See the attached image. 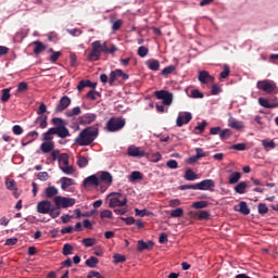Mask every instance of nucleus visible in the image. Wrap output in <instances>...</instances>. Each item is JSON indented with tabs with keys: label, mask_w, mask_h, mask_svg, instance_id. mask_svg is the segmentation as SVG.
Here are the masks:
<instances>
[{
	"label": "nucleus",
	"mask_w": 278,
	"mask_h": 278,
	"mask_svg": "<svg viewBox=\"0 0 278 278\" xmlns=\"http://www.w3.org/2000/svg\"><path fill=\"white\" fill-rule=\"evenodd\" d=\"M51 123L54 127L50 128L47 132L43 134V143L40 144L41 153H50L55 143L53 142V136H58L61 139H66L70 137V131L67 129V122L62 117H52Z\"/></svg>",
	"instance_id": "1"
},
{
	"label": "nucleus",
	"mask_w": 278,
	"mask_h": 278,
	"mask_svg": "<svg viewBox=\"0 0 278 278\" xmlns=\"http://www.w3.org/2000/svg\"><path fill=\"white\" fill-rule=\"evenodd\" d=\"M99 136V129L97 127H87L85 128L80 135H78L74 142L75 144L85 147L92 144L97 137Z\"/></svg>",
	"instance_id": "2"
},
{
	"label": "nucleus",
	"mask_w": 278,
	"mask_h": 278,
	"mask_svg": "<svg viewBox=\"0 0 278 278\" xmlns=\"http://www.w3.org/2000/svg\"><path fill=\"white\" fill-rule=\"evenodd\" d=\"M91 51L88 54V60L90 62L99 61L101 58V54L103 53V43H101L100 40H96L91 43Z\"/></svg>",
	"instance_id": "3"
},
{
	"label": "nucleus",
	"mask_w": 278,
	"mask_h": 278,
	"mask_svg": "<svg viewBox=\"0 0 278 278\" xmlns=\"http://www.w3.org/2000/svg\"><path fill=\"white\" fill-rule=\"evenodd\" d=\"M256 88L263 92L268 93V94L278 92L277 84L274 81H270V80L257 81Z\"/></svg>",
	"instance_id": "4"
},
{
	"label": "nucleus",
	"mask_w": 278,
	"mask_h": 278,
	"mask_svg": "<svg viewBox=\"0 0 278 278\" xmlns=\"http://www.w3.org/2000/svg\"><path fill=\"white\" fill-rule=\"evenodd\" d=\"M125 126V119L122 117H111L106 123V129L110 132H115L121 130Z\"/></svg>",
	"instance_id": "5"
},
{
	"label": "nucleus",
	"mask_w": 278,
	"mask_h": 278,
	"mask_svg": "<svg viewBox=\"0 0 278 278\" xmlns=\"http://www.w3.org/2000/svg\"><path fill=\"white\" fill-rule=\"evenodd\" d=\"M76 204V199L74 198H65V197H55L54 205L60 208H68L73 207Z\"/></svg>",
	"instance_id": "6"
},
{
	"label": "nucleus",
	"mask_w": 278,
	"mask_h": 278,
	"mask_svg": "<svg viewBox=\"0 0 278 278\" xmlns=\"http://www.w3.org/2000/svg\"><path fill=\"white\" fill-rule=\"evenodd\" d=\"M129 77H130L129 74L124 73L123 70H121V68L111 71V72H110V75H109V85H110L111 87H113L114 84H115V81H116L118 78H122V79L125 81V80H128Z\"/></svg>",
	"instance_id": "7"
},
{
	"label": "nucleus",
	"mask_w": 278,
	"mask_h": 278,
	"mask_svg": "<svg viewBox=\"0 0 278 278\" xmlns=\"http://www.w3.org/2000/svg\"><path fill=\"white\" fill-rule=\"evenodd\" d=\"M154 96L157 98V100H162L165 106H169L173 103L174 96L166 90L155 91Z\"/></svg>",
	"instance_id": "8"
},
{
	"label": "nucleus",
	"mask_w": 278,
	"mask_h": 278,
	"mask_svg": "<svg viewBox=\"0 0 278 278\" xmlns=\"http://www.w3.org/2000/svg\"><path fill=\"white\" fill-rule=\"evenodd\" d=\"M114 195H117L115 198H112L110 200V207L114 208V207H121V206H125L128 203V199L127 197L123 195L122 193H114Z\"/></svg>",
	"instance_id": "9"
},
{
	"label": "nucleus",
	"mask_w": 278,
	"mask_h": 278,
	"mask_svg": "<svg viewBox=\"0 0 278 278\" xmlns=\"http://www.w3.org/2000/svg\"><path fill=\"white\" fill-rule=\"evenodd\" d=\"M127 155L135 159H142L147 156V152H144V150H141L136 146H130L127 149Z\"/></svg>",
	"instance_id": "10"
},
{
	"label": "nucleus",
	"mask_w": 278,
	"mask_h": 278,
	"mask_svg": "<svg viewBox=\"0 0 278 278\" xmlns=\"http://www.w3.org/2000/svg\"><path fill=\"white\" fill-rule=\"evenodd\" d=\"M215 188V182L213 179H205L197 184V189L200 191H211L213 192Z\"/></svg>",
	"instance_id": "11"
},
{
	"label": "nucleus",
	"mask_w": 278,
	"mask_h": 278,
	"mask_svg": "<svg viewBox=\"0 0 278 278\" xmlns=\"http://www.w3.org/2000/svg\"><path fill=\"white\" fill-rule=\"evenodd\" d=\"M97 121V115L93 113H87L81 117H78V124L81 126H89Z\"/></svg>",
	"instance_id": "12"
},
{
	"label": "nucleus",
	"mask_w": 278,
	"mask_h": 278,
	"mask_svg": "<svg viewBox=\"0 0 278 278\" xmlns=\"http://www.w3.org/2000/svg\"><path fill=\"white\" fill-rule=\"evenodd\" d=\"M71 102L72 100L67 96H64L61 98V100H59V103L54 109V113H62L71 105Z\"/></svg>",
	"instance_id": "13"
},
{
	"label": "nucleus",
	"mask_w": 278,
	"mask_h": 278,
	"mask_svg": "<svg viewBox=\"0 0 278 278\" xmlns=\"http://www.w3.org/2000/svg\"><path fill=\"white\" fill-rule=\"evenodd\" d=\"M192 119V114L189 112L184 113L177 117V127H184L188 125Z\"/></svg>",
	"instance_id": "14"
},
{
	"label": "nucleus",
	"mask_w": 278,
	"mask_h": 278,
	"mask_svg": "<svg viewBox=\"0 0 278 278\" xmlns=\"http://www.w3.org/2000/svg\"><path fill=\"white\" fill-rule=\"evenodd\" d=\"M51 202L50 201H40L38 204H37V212L39 214H48L51 210Z\"/></svg>",
	"instance_id": "15"
},
{
	"label": "nucleus",
	"mask_w": 278,
	"mask_h": 278,
	"mask_svg": "<svg viewBox=\"0 0 278 278\" xmlns=\"http://www.w3.org/2000/svg\"><path fill=\"white\" fill-rule=\"evenodd\" d=\"M198 79L201 84H210L214 81V77L207 71H200Z\"/></svg>",
	"instance_id": "16"
},
{
	"label": "nucleus",
	"mask_w": 278,
	"mask_h": 278,
	"mask_svg": "<svg viewBox=\"0 0 278 278\" xmlns=\"http://www.w3.org/2000/svg\"><path fill=\"white\" fill-rule=\"evenodd\" d=\"M258 104L268 110L278 109V98H275V103H270L269 100L260 98Z\"/></svg>",
	"instance_id": "17"
},
{
	"label": "nucleus",
	"mask_w": 278,
	"mask_h": 278,
	"mask_svg": "<svg viewBox=\"0 0 278 278\" xmlns=\"http://www.w3.org/2000/svg\"><path fill=\"white\" fill-rule=\"evenodd\" d=\"M84 186H85V188H88L91 186L99 187L100 186L99 177H97L96 175H91V176L87 177L84 180Z\"/></svg>",
	"instance_id": "18"
},
{
	"label": "nucleus",
	"mask_w": 278,
	"mask_h": 278,
	"mask_svg": "<svg viewBox=\"0 0 278 278\" xmlns=\"http://www.w3.org/2000/svg\"><path fill=\"white\" fill-rule=\"evenodd\" d=\"M98 180H100V185L106 184L108 186H110L113 182V176L110 172H102V174L98 176Z\"/></svg>",
	"instance_id": "19"
},
{
	"label": "nucleus",
	"mask_w": 278,
	"mask_h": 278,
	"mask_svg": "<svg viewBox=\"0 0 278 278\" xmlns=\"http://www.w3.org/2000/svg\"><path fill=\"white\" fill-rule=\"evenodd\" d=\"M97 86L98 84L91 83V80H81L80 83L77 84V91L81 92L85 88L96 89Z\"/></svg>",
	"instance_id": "20"
},
{
	"label": "nucleus",
	"mask_w": 278,
	"mask_h": 278,
	"mask_svg": "<svg viewBox=\"0 0 278 278\" xmlns=\"http://www.w3.org/2000/svg\"><path fill=\"white\" fill-rule=\"evenodd\" d=\"M228 126L236 130H240V129L244 128V123L235 117H230L228 121Z\"/></svg>",
	"instance_id": "21"
},
{
	"label": "nucleus",
	"mask_w": 278,
	"mask_h": 278,
	"mask_svg": "<svg viewBox=\"0 0 278 278\" xmlns=\"http://www.w3.org/2000/svg\"><path fill=\"white\" fill-rule=\"evenodd\" d=\"M154 247V242L153 241H148V242H144V240H139L138 241V252H142L144 250H150V249H153Z\"/></svg>",
	"instance_id": "22"
},
{
	"label": "nucleus",
	"mask_w": 278,
	"mask_h": 278,
	"mask_svg": "<svg viewBox=\"0 0 278 278\" xmlns=\"http://www.w3.org/2000/svg\"><path fill=\"white\" fill-rule=\"evenodd\" d=\"M61 190L66 191L68 187L75 185V180L68 177H61Z\"/></svg>",
	"instance_id": "23"
},
{
	"label": "nucleus",
	"mask_w": 278,
	"mask_h": 278,
	"mask_svg": "<svg viewBox=\"0 0 278 278\" xmlns=\"http://www.w3.org/2000/svg\"><path fill=\"white\" fill-rule=\"evenodd\" d=\"M261 144H263V149H265L267 152L269 150H274V149L277 148V143L274 140H270V139L261 140Z\"/></svg>",
	"instance_id": "24"
},
{
	"label": "nucleus",
	"mask_w": 278,
	"mask_h": 278,
	"mask_svg": "<svg viewBox=\"0 0 278 278\" xmlns=\"http://www.w3.org/2000/svg\"><path fill=\"white\" fill-rule=\"evenodd\" d=\"M147 66L152 72H157L160 70V62L154 59H150L147 61Z\"/></svg>",
	"instance_id": "25"
},
{
	"label": "nucleus",
	"mask_w": 278,
	"mask_h": 278,
	"mask_svg": "<svg viewBox=\"0 0 278 278\" xmlns=\"http://www.w3.org/2000/svg\"><path fill=\"white\" fill-rule=\"evenodd\" d=\"M235 211L242 214V215H249L250 214V208L245 202H240L239 203V208L235 207Z\"/></svg>",
	"instance_id": "26"
},
{
	"label": "nucleus",
	"mask_w": 278,
	"mask_h": 278,
	"mask_svg": "<svg viewBox=\"0 0 278 278\" xmlns=\"http://www.w3.org/2000/svg\"><path fill=\"white\" fill-rule=\"evenodd\" d=\"M38 137H39V132H38V131H30V132L26 136V138H23V139H22V146L30 144V143L34 141V139H37ZM28 138H34V139H31V140L25 142Z\"/></svg>",
	"instance_id": "27"
},
{
	"label": "nucleus",
	"mask_w": 278,
	"mask_h": 278,
	"mask_svg": "<svg viewBox=\"0 0 278 278\" xmlns=\"http://www.w3.org/2000/svg\"><path fill=\"white\" fill-rule=\"evenodd\" d=\"M117 51H118V48L115 45L111 43L110 48H108L106 42L103 43V53L104 54H114Z\"/></svg>",
	"instance_id": "28"
},
{
	"label": "nucleus",
	"mask_w": 278,
	"mask_h": 278,
	"mask_svg": "<svg viewBox=\"0 0 278 278\" xmlns=\"http://www.w3.org/2000/svg\"><path fill=\"white\" fill-rule=\"evenodd\" d=\"M58 194H59V189L56 187H47L46 188V197L48 199L56 197Z\"/></svg>",
	"instance_id": "29"
},
{
	"label": "nucleus",
	"mask_w": 278,
	"mask_h": 278,
	"mask_svg": "<svg viewBox=\"0 0 278 278\" xmlns=\"http://www.w3.org/2000/svg\"><path fill=\"white\" fill-rule=\"evenodd\" d=\"M242 177V174L240 172H233L231 175H230V178H229V184L230 185H236L240 181Z\"/></svg>",
	"instance_id": "30"
},
{
	"label": "nucleus",
	"mask_w": 278,
	"mask_h": 278,
	"mask_svg": "<svg viewBox=\"0 0 278 278\" xmlns=\"http://www.w3.org/2000/svg\"><path fill=\"white\" fill-rule=\"evenodd\" d=\"M35 124H39V127L41 129H45L48 127V116H39L36 118Z\"/></svg>",
	"instance_id": "31"
},
{
	"label": "nucleus",
	"mask_w": 278,
	"mask_h": 278,
	"mask_svg": "<svg viewBox=\"0 0 278 278\" xmlns=\"http://www.w3.org/2000/svg\"><path fill=\"white\" fill-rule=\"evenodd\" d=\"M99 264V258L97 256H90L86 260V266L90 268H96Z\"/></svg>",
	"instance_id": "32"
},
{
	"label": "nucleus",
	"mask_w": 278,
	"mask_h": 278,
	"mask_svg": "<svg viewBox=\"0 0 278 278\" xmlns=\"http://www.w3.org/2000/svg\"><path fill=\"white\" fill-rule=\"evenodd\" d=\"M184 179L193 181L198 179V175L192 169H186Z\"/></svg>",
	"instance_id": "33"
},
{
	"label": "nucleus",
	"mask_w": 278,
	"mask_h": 278,
	"mask_svg": "<svg viewBox=\"0 0 278 278\" xmlns=\"http://www.w3.org/2000/svg\"><path fill=\"white\" fill-rule=\"evenodd\" d=\"M248 188V185L245 181H241L239 182L236 187H235V191L238 194H244L245 193V189Z\"/></svg>",
	"instance_id": "34"
},
{
	"label": "nucleus",
	"mask_w": 278,
	"mask_h": 278,
	"mask_svg": "<svg viewBox=\"0 0 278 278\" xmlns=\"http://www.w3.org/2000/svg\"><path fill=\"white\" fill-rule=\"evenodd\" d=\"M34 45H35L34 53L36 55H39L40 53H42L46 50L45 45L40 41H35Z\"/></svg>",
	"instance_id": "35"
},
{
	"label": "nucleus",
	"mask_w": 278,
	"mask_h": 278,
	"mask_svg": "<svg viewBox=\"0 0 278 278\" xmlns=\"http://www.w3.org/2000/svg\"><path fill=\"white\" fill-rule=\"evenodd\" d=\"M208 205H210V203L206 201H198L192 204V207L194 210H204V208L208 207Z\"/></svg>",
	"instance_id": "36"
},
{
	"label": "nucleus",
	"mask_w": 278,
	"mask_h": 278,
	"mask_svg": "<svg viewBox=\"0 0 278 278\" xmlns=\"http://www.w3.org/2000/svg\"><path fill=\"white\" fill-rule=\"evenodd\" d=\"M175 71H176L175 65H167L162 70L161 75L163 76L172 75Z\"/></svg>",
	"instance_id": "37"
},
{
	"label": "nucleus",
	"mask_w": 278,
	"mask_h": 278,
	"mask_svg": "<svg viewBox=\"0 0 278 278\" xmlns=\"http://www.w3.org/2000/svg\"><path fill=\"white\" fill-rule=\"evenodd\" d=\"M80 114H81V109H80L79 106H75V108H73V110H71V111H68V112L66 113V116H67L68 118H71V117L78 116V115H80Z\"/></svg>",
	"instance_id": "38"
},
{
	"label": "nucleus",
	"mask_w": 278,
	"mask_h": 278,
	"mask_svg": "<svg viewBox=\"0 0 278 278\" xmlns=\"http://www.w3.org/2000/svg\"><path fill=\"white\" fill-rule=\"evenodd\" d=\"M50 52H52V54L50 55V61L52 63H56L58 60L62 58L61 51H53V49H50Z\"/></svg>",
	"instance_id": "39"
},
{
	"label": "nucleus",
	"mask_w": 278,
	"mask_h": 278,
	"mask_svg": "<svg viewBox=\"0 0 278 278\" xmlns=\"http://www.w3.org/2000/svg\"><path fill=\"white\" fill-rule=\"evenodd\" d=\"M88 159L85 155H81L77 159V166L80 168H85L88 165Z\"/></svg>",
	"instance_id": "40"
},
{
	"label": "nucleus",
	"mask_w": 278,
	"mask_h": 278,
	"mask_svg": "<svg viewBox=\"0 0 278 278\" xmlns=\"http://www.w3.org/2000/svg\"><path fill=\"white\" fill-rule=\"evenodd\" d=\"M52 218H56L61 215L60 206L55 205V207H50V212L48 213Z\"/></svg>",
	"instance_id": "41"
},
{
	"label": "nucleus",
	"mask_w": 278,
	"mask_h": 278,
	"mask_svg": "<svg viewBox=\"0 0 278 278\" xmlns=\"http://www.w3.org/2000/svg\"><path fill=\"white\" fill-rule=\"evenodd\" d=\"M185 211L181 207H177L176 210H173L172 213H169V215L174 218H178L184 216Z\"/></svg>",
	"instance_id": "42"
},
{
	"label": "nucleus",
	"mask_w": 278,
	"mask_h": 278,
	"mask_svg": "<svg viewBox=\"0 0 278 278\" xmlns=\"http://www.w3.org/2000/svg\"><path fill=\"white\" fill-rule=\"evenodd\" d=\"M114 264H122L127 261V257L124 254H114L113 255Z\"/></svg>",
	"instance_id": "43"
},
{
	"label": "nucleus",
	"mask_w": 278,
	"mask_h": 278,
	"mask_svg": "<svg viewBox=\"0 0 278 278\" xmlns=\"http://www.w3.org/2000/svg\"><path fill=\"white\" fill-rule=\"evenodd\" d=\"M210 217H211V214H210L208 211L202 210L198 214V219L199 220H207V219H210Z\"/></svg>",
	"instance_id": "44"
},
{
	"label": "nucleus",
	"mask_w": 278,
	"mask_h": 278,
	"mask_svg": "<svg viewBox=\"0 0 278 278\" xmlns=\"http://www.w3.org/2000/svg\"><path fill=\"white\" fill-rule=\"evenodd\" d=\"M4 185L7 186V189L9 191H13L16 188V181L13 179L7 178V180L4 181Z\"/></svg>",
	"instance_id": "45"
},
{
	"label": "nucleus",
	"mask_w": 278,
	"mask_h": 278,
	"mask_svg": "<svg viewBox=\"0 0 278 278\" xmlns=\"http://www.w3.org/2000/svg\"><path fill=\"white\" fill-rule=\"evenodd\" d=\"M142 179V174L139 170H134L130 173L129 180L135 181V180H141Z\"/></svg>",
	"instance_id": "46"
},
{
	"label": "nucleus",
	"mask_w": 278,
	"mask_h": 278,
	"mask_svg": "<svg viewBox=\"0 0 278 278\" xmlns=\"http://www.w3.org/2000/svg\"><path fill=\"white\" fill-rule=\"evenodd\" d=\"M151 214L152 213L147 208H143V210L135 208V215L137 216L144 217V216H150Z\"/></svg>",
	"instance_id": "47"
},
{
	"label": "nucleus",
	"mask_w": 278,
	"mask_h": 278,
	"mask_svg": "<svg viewBox=\"0 0 278 278\" xmlns=\"http://www.w3.org/2000/svg\"><path fill=\"white\" fill-rule=\"evenodd\" d=\"M10 92H11L10 88L2 89V96H1V101L2 102H8L9 101V99L11 97Z\"/></svg>",
	"instance_id": "48"
},
{
	"label": "nucleus",
	"mask_w": 278,
	"mask_h": 278,
	"mask_svg": "<svg viewBox=\"0 0 278 278\" xmlns=\"http://www.w3.org/2000/svg\"><path fill=\"white\" fill-rule=\"evenodd\" d=\"M73 251H74V247L72 244H70V243H65L64 244V247H63V254L65 256L73 254Z\"/></svg>",
	"instance_id": "49"
},
{
	"label": "nucleus",
	"mask_w": 278,
	"mask_h": 278,
	"mask_svg": "<svg viewBox=\"0 0 278 278\" xmlns=\"http://www.w3.org/2000/svg\"><path fill=\"white\" fill-rule=\"evenodd\" d=\"M230 74V66L229 65H223V71L220 72L219 76L223 79H226Z\"/></svg>",
	"instance_id": "50"
},
{
	"label": "nucleus",
	"mask_w": 278,
	"mask_h": 278,
	"mask_svg": "<svg viewBox=\"0 0 278 278\" xmlns=\"http://www.w3.org/2000/svg\"><path fill=\"white\" fill-rule=\"evenodd\" d=\"M83 244L85 247H94L97 244V239H93L91 237H88L87 239L83 240Z\"/></svg>",
	"instance_id": "51"
},
{
	"label": "nucleus",
	"mask_w": 278,
	"mask_h": 278,
	"mask_svg": "<svg viewBox=\"0 0 278 278\" xmlns=\"http://www.w3.org/2000/svg\"><path fill=\"white\" fill-rule=\"evenodd\" d=\"M61 172H63L65 175H74L75 168L74 166H61Z\"/></svg>",
	"instance_id": "52"
},
{
	"label": "nucleus",
	"mask_w": 278,
	"mask_h": 278,
	"mask_svg": "<svg viewBox=\"0 0 278 278\" xmlns=\"http://www.w3.org/2000/svg\"><path fill=\"white\" fill-rule=\"evenodd\" d=\"M178 190L186 191V190H198V185H182L178 187Z\"/></svg>",
	"instance_id": "53"
},
{
	"label": "nucleus",
	"mask_w": 278,
	"mask_h": 278,
	"mask_svg": "<svg viewBox=\"0 0 278 278\" xmlns=\"http://www.w3.org/2000/svg\"><path fill=\"white\" fill-rule=\"evenodd\" d=\"M161 159H162V155L160 152H154L150 154V162L157 163V162H161Z\"/></svg>",
	"instance_id": "54"
},
{
	"label": "nucleus",
	"mask_w": 278,
	"mask_h": 278,
	"mask_svg": "<svg viewBox=\"0 0 278 278\" xmlns=\"http://www.w3.org/2000/svg\"><path fill=\"white\" fill-rule=\"evenodd\" d=\"M97 96H98V97H101L100 92H99V91H96V90H90V91L86 94V97H87L88 99H90L91 101L97 100Z\"/></svg>",
	"instance_id": "55"
},
{
	"label": "nucleus",
	"mask_w": 278,
	"mask_h": 278,
	"mask_svg": "<svg viewBox=\"0 0 278 278\" xmlns=\"http://www.w3.org/2000/svg\"><path fill=\"white\" fill-rule=\"evenodd\" d=\"M148 54H149V48H147V47H140V48L138 49V55H139L140 58H147Z\"/></svg>",
	"instance_id": "56"
},
{
	"label": "nucleus",
	"mask_w": 278,
	"mask_h": 278,
	"mask_svg": "<svg viewBox=\"0 0 278 278\" xmlns=\"http://www.w3.org/2000/svg\"><path fill=\"white\" fill-rule=\"evenodd\" d=\"M257 212H258V214H261V215L267 214V213H268V207H267V205H266V204H263V203L258 204V206H257Z\"/></svg>",
	"instance_id": "57"
},
{
	"label": "nucleus",
	"mask_w": 278,
	"mask_h": 278,
	"mask_svg": "<svg viewBox=\"0 0 278 278\" xmlns=\"http://www.w3.org/2000/svg\"><path fill=\"white\" fill-rule=\"evenodd\" d=\"M59 162L63 163L64 166H67L70 163L67 153H61L59 156Z\"/></svg>",
	"instance_id": "58"
},
{
	"label": "nucleus",
	"mask_w": 278,
	"mask_h": 278,
	"mask_svg": "<svg viewBox=\"0 0 278 278\" xmlns=\"http://www.w3.org/2000/svg\"><path fill=\"white\" fill-rule=\"evenodd\" d=\"M231 136V131L229 129L220 130L219 138L222 140L228 139Z\"/></svg>",
	"instance_id": "59"
},
{
	"label": "nucleus",
	"mask_w": 278,
	"mask_h": 278,
	"mask_svg": "<svg viewBox=\"0 0 278 278\" xmlns=\"http://www.w3.org/2000/svg\"><path fill=\"white\" fill-rule=\"evenodd\" d=\"M37 179H39L40 181H46L49 179V173L48 172H39L37 174Z\"/></svg>",
	"instance_id": "60"
},
{
	"label": "nucleus",
	"mask_w": 278,
	"mask_h": 278,
	"mask_svg": "<svg viewBox=\"0 0 278 278\" xmlns=\"http://www.w3.org/2000/svg\"><path fill=\"white\" fill-rule=\"evenodd\" d=\"M100 216H101L102 219H104V218L112 219L113 218V212L111 210H104V211H102Z\"/></svg>",
	"instance_id": "61"
},
{
	"label": "nucleus",
	"mask_w": 278,
	"mask_h": 278,
	"mask_svg": "<svg viewBox=\"0 0 278 278\" xmlns=\"http://www.w3.org/2000/svg\"><path fill=\"white\" fill-rule=\"evenodd\" d=\"M122 25H123V20H117V21L113 22V24H112V30H113V31L119 30L121 27H122Z\"/></svg>",
	"instance_id": "62"
},
{
	"label": "nucleus",
	"mask_w": 278,
	"mask_h": 278,
	"mask_svg": "<svg viewBox=\"0 0 278 278\" xmlns=\"http://www.w3.org/2000/svg\"><path fill=\"white\" fill-rule=\"evenodd\" d=\"M28 90V84L27 83H20L17 85V92H26Z\"/></svg>",
	"instance_id": "63"
},
{
	"label": "nucleus",
	"mask_w": 278,
	"mask_h": 278,
	"mask_svg": "<svg viewBox=\"0 0 278 278\" xmlns=\"http://www.w3.org/2000/svg\"><path fill=\"white\" fill-rule=\"evenodd\" d=\"M87 278H104L99 271L90 270Z\"/></svg>",
	"instance_id": "64"
}]
</instances>
